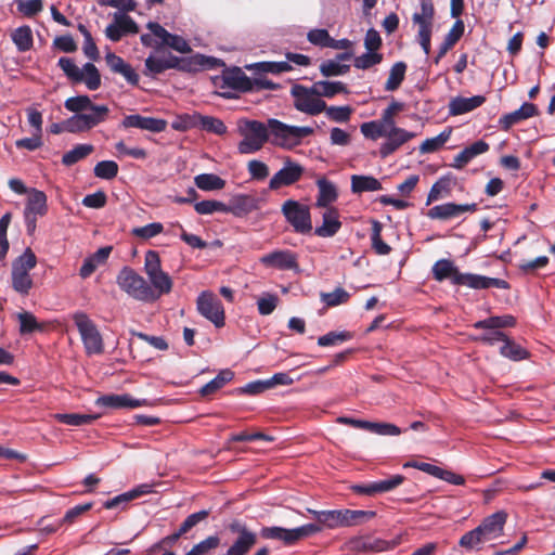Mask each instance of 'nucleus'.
Here are the masks:
<instances>
[{
	"mask_svg": "<svg viewBox=\"0 0 555 555\" xmlns=\"http://www.w3.org/2000/svg\"><path fill=\"white\" fill-rule=\"evenodd\" d=\"M151 492H152V485L142 483L127 492H124L121 494L114 496L113 499L105 501L103 503V507L105 509L120 508L121 511H124L127 508V505L131 501L139 499L142 495L149 494Z\"/></svg>",
	"mask_w": 555,
	"mask_h": 555,
	"instance_id": "5701e85b",
	"label": "nucleus"
},
{
	"mask_svg": "<svg viewBox=\"0 0 555 555\" xmlns=\"http://www.w3.org/2000/svg\"><path fill=\"white\" fill-rule=\"evenodd\" d=\"M374 514V512L351 509L314 511V532L356 526L373 517Z\"/></svg>",
	"mask_w": 555,
	"mask_h": 555,
	"instance_id": "39448f33",
	"label": "nucleus"
},
{
	"mask_svg": "<svg viewBox=\"0 0 555 555\" xmlns=\"http://www.w3.org/2000/svg\"><path fill=\"white\" fill-rule=\"evenodd\" d=\"M320 298L322 302L327 307H336L338 305L345 304L349 300L350 294L341 287L335 288L331 293H321Z\"/></svg>",
	"mask_w": 555,
	"mask_h": 555,
	"instance_id": "13d9d810",
	"label": "nucleus"
},
{
	"mask_svg": "<svg viewBox=\"0 0 555 555\" xmlns=\"http://www.w3.org/2000/svg\"><path fill=\"white\" fill-rule=\"evenodd\" d=\"M197 128L218 135H222L227 132V126L221 119L212 116H204L201 114L198 115Z\"/></svg>",
	"mask_w": 555,
	"mask_h": 555,
	"instance_id": "09e8293b",
	"label": "nucleus"
},
{
	"mask_svg": "<svg viewBox=\"0 0 555 555\" xmlns=\"http://www.w3.org/2000/svg\"><path fill=\"white\" fill-rule=\"evenodd\" d=\"M433 275L439 282L450 279L454 285H463L474 289L508 288V283L502 279L474 273H461L454 263L448 259H440L434 264Z\"/></svg>",
	"mask_w": 555,
	"mask_h": 555,
	"instance_id": "7ed1b4c3",
	"label": "nucleus"
},
{
	"mask_svg": "<svg viewBox=\"0 0 555 555\" xmlns=\"http://www.w3.org/2000/svg\"><path fill=\"white\" fill-rule=\"evenodd\" d=\"M321 222L314 227V235L333 237L341 229L340 214L336 207L320 208Z\"/></svg>",
	"mask_w": 555,
	"mask_h": 555,
	"instance_id": "f3484780",
	"label": "nucleus"
},
{
	"mask_svg": "<svg viewBox=\"0 0 555 555\" xmlns=\"http://www.w3.org/2000/svg\"><path fill=\"white\" fill-rule=\"evenodd\" d=\"M224 87L240 92H249L253 89L251 79L240 67L223 73L221 88Z\"/></svg>",
	"mask_w": 555,
	"mask_h": 555,
	"instance_id": "393cba45",
	"label": "nucleus"
},
{
	"mask_svg": "<svg viewBox=\"0 0 555 555\" xmlns=\"http://www.w3.org/2000/svg\"><path fill=\"white\" fill-rule=\"evenodd\" d=\"M500 353L503 357L508 358L513 361L524 360L528 356V352L526 349H524L518 344L512 341L507 337L502 343V346L500 348Z\"/></svg>",
	"mask_w": 555,
	"mask_h": 555,
	"instance_id": "603ef678",
	"label": "nucleus"
},
{
	"mask_svg": "<svg viewBox=\"0 0 555 555\" xmlns=\"http://www.w3.org/2000/svg\"><path fill=\"white\" fill-rule=\"evenodd\" d=\"M43 9L42 0L17 1V10L26 17H34Z\"/></svg>",
	"mask_w": 555,
	"mask_h": 555,
	"instance_id": "338daca9",
	"label": "nucleus"
},
{
	"mask_svg": "<svg viewBox=\"0 0 555 555\" xmlns=\"http://www.w3.org/2000/svg\"><path fill=\"white\" fill-rule=\"evenodd\" d=\"M57 65L72 82H82L83 72L75 64L73 59L63 56L59 60Z\"/></svg>",
	"mask_w": 555,
	"mask_h": 555,
	"instance_id": "8fccbe9b",
	"label": "nucleus"
},
{
	"mask_svg": "<svg viewBox=\"0 0 555 555\" xmlns=\"http://www.w3.org/2000/svg\"><path fill=\"white\" fill-rule=\"evenodd\" d=\"M421 11L412 15V21L418 26V42L426 55L430 53V39L435 16L433 0H421Z\"/></svg>",
	"mask_w": 555,
	"mask_h": 555,
	"instance_id": "f8f14e48",
	"label": "nucleus"
},
{
	"mask_svg": "<svg viewBox=\"0 0 555 555\" xmlns=\"http://www.w3.org/2000/svg\"><path fill=\"white\" fill-rule=\"evenodd\" d=\"M55 418L65 425L69 426H82L92 424L94 421L99 418V415L95 414H79V413H63L56 414Z\"/></svg>",
	"mask_w": 555,
	"mask_h": 555,
	"instance_id": "a18cd8bd",
	"label": "nucleus"
},
{
	"mask_svg": "<svg viewBox=\"0 0 555 555\" xmlns=\"http://www.w3.org/2000/svg\"><path fill=\"white\" fill-rule=\"evenodd\" d=\"M382 190V183L372 176L351 177V191L353 193L374 192Z\"/></svg>",
	"mask_w": 555,
	"mask_h": 555,
	"instance_id": "4c0bfd02",
	"label": "nucleus"
},
{
	"mask_svg": "<svg viewBox=\"0 0 555 555\" xmlns=\"http://www.w3.org/2000/svg\"><path fill=\"white\" fill-rule=\"evenodd\" d=\"M81 72H83L82 82L90 91H95L101 87V75L93 63H86Z\"/></svg>",
	"mask_w": 555,
	"mask_h": 555,
	"instance_id": "6e6d98bb",
	"label": "nucleus"
},
{
	"mask_svg": "<svg viewBox=\"0 0 555 555\" xmlns=\"http://www.w3.org/2000/svg\"><path fill=\"white\" fill-rule=\"evenodd\" d=\"M64 107L74 115L62 122H53L49 127V132L52 134L89 131L104 122L109 115V108L106 105L94 104L86 94L66 99Z\"/></svg>",
	"mask_w": 555,
	"mask_h": 555,
	"instance_id": "f257e3e1",
	"label": "nucleus"
},
{
	"mask_svg": "<svg viewBox=\"0 0 555 555\" xmlns=\"http://www.w3.org/2000/svg\"><path fill=\"white\" fill-rule=\"evenodd\" d=\"M346 91L341 81H319L314 83V95L332 98Z\"/></svg>",
	"mask_w": 555,
	"mask_h": 555,
	"instance_id": "3c124183",
	"label": "nucleus"
},
{
	"mask_svg": "<svg viewBox=\"0 0 555 555\" xmlns=\"http://www.w3.org/2000/svg\"><path fill=\"white\" fill-rule=\"evenodd\" d=\"M464 29L465 26L462 20H457L453 24L452 28L449 30L443 42L441 43L437 56L434 60L436 64H438L439 61L446 55V53L460 40L464 34Z\"/></svg>",
	"mask_w": 555,
	"mask_h": 555,
	"instance_id": "2f4dec72",
	"label": "nucleus"
},
{
	"mask_svg": "<svg viewBox=\"0 0 555 555\" xmlns=\"http://www.w3.org/2000/svg\"><path fill=\"white\" fill-rule=\"evenodd\" d=\"M243 140L238 143L240 154H253L260 151L269 142L267 124L259 120L244 119L238 127Z\"/></svg>",
	"mask_w": 555,
	"mask_h": 555,
	"instance_id": "6e6552de",
	"label": "nucleus"
},
{
	"mask_svg": "<svg viewBox=\"0 0 555 555\" xmlns=\"http://www.w3.org/2000/svg\"><path fill=\"white\" fill-rule=\"evenodd\" d=\"M248 70H255L258 73H272L280 74L284 72H288L292 69V66L288 62H259L245 66Z\"/></svg>",
	"mask_w": 555,
	"mask_h": 555,
	"instance_id": "49530a36",
	"label": "nucleus"
},
{
	"mask_svg": "<svg viewBox=\"0 0 555 555\" xmlns=\"http://www.w3.org/2000/svg\"><path fill=\"white\" fill-rule=\"evenodd\" d=\"M295 107L306 114L312 115V88L294 85L291 91Z\"/></svg>",
	"mask_w": 555,
	"mask_h": 555,
	"instance_id": "72a5a7b5",
	"label": "nucleus"
},
{
	"mask_svg": "<svg viewBox=\"0 0 555 555\" xmlns=\"http://www.w3.org/2000/svg\"><path fill=\"white\" fill-rule=\"evenodd\" d=\"M198 115V113L180 115L172 121L171 127L177 131H186L197 128Z\"/></svg>",
	"mask_w": 555,
	"mask_h": 555,
	"instance_id": "680f3d73",
	"label": "nucleus"
},
{
	"mask_svg": "<svg viewBox=\"0 0 555 555\" xmlns=\"http://www.w3.org/2000/svg\"><path fill=\"white\" fill-rule=\"evenodd\" d=\"M317 185L319 195L314 206L318 208L333 207L332 204L338 198L337 186L325 178L318 179Z\"/></svg>",
	"mask_w": 555,
	"mask_h": 555,
	"instance_id": "c85d7f7f",
	"label": "nucleus"
},
{
	"mask_svg": "<svg viewBox=\"0 0 555 555\" xmlns=\"http://www.w3.org/2000/svg\"><path fill=\"white\" fill-rule=\"evenodd\" d=\"M220 539L218 535H210L199 543L195 544L191 551L194 555H208L211 550L219 546Z\"/></svg>",
	"mask_w": 555,
	"mask_h": 555,
	"instance_id": "774afa93",
	"label": "nucleus"
},
{
	"mask_svg": "<svg viewBox=\"0 0 555 555\" xmlns=\"http://www.w3.org/2000/svg\"><path fill=\"white\" fill-rule=\"evenodd\" d=\"M150 285L152 286V298L150 302L157 301L162 296L168 295L172 291L173 282L168 273L162 271L160 273L149 276Z\"/></svg>",
	"mask_w": 555,
	"mask_h": 555,
	"instance_id": "c756f323",
	"label": "nucleus"
},
{
	"mask_svg": "<svg viewBox=\"0 0 555 555\" xmlns=\"http://www.w3.org/2000/svg\"><path fill=\"white\" fill-rule=\"evenodd\" d=\"M282 214L287 222L298 233H308L311 229L310 207L294 199H287L282 205Z\"/></svg>",
	"mask_w": 555,
	"mask_h": 555,
	"instance_id": "4468645a",
	"label": "nucleus"
},
{
	"mask_svg": "<svg viewBox=\"0 0 555 555\" xmlns=\"http://www.w3.org/2000/svg\"><path fill=\"white\" fill-rule=\"evenodd\" d=\"M167 120L150 116H142L140 114L127 115L120 122L124 129L137 128L146 130L153 133H159L166 130Z\"/></svg>",
	"mask_w": 555,
	"mask_h": 555,
	"instance_id": "a211bd4d",
	"label": "nucleus"
},
{
	"mask_svg": "<svg viewBox=\"0 0 555 555\" xmlns=\"http://www.w3.org/2000/svg\"><path fill=\"white\" fill-rule=\"evenodd\" d=\"M314 46L334 50H346L350 48L351 42L348 39L336 40L332 38L326 29H314Z\"/></svg>",
	"mask_w": 555,
	"mask_h": 555,
	"instance_id": "c9c22d12",
	"label": "nucleus"
},
{
	"mask_svg": "<svg viewBox=\"0 0 555 555\" xmlns=\"http://www.w3.org/2000/svg\"><path fill=\"white\" fill-rule=\"evenodd\" d=\"M73 321L80 334L86 353L102 354L104 352V341L96 324L87 313L81 311L73 314Z\"/></svg>",
	"mask_w": 555,
	"mask_h": 555,
	"instance_id": "9d476101",
	"label": "nucleus"
},
{
	"mask_svg": "<svg viewBox=\"0 0 555 555\" xmlns=\"http://www.w3.org/2000/svg\"><path fill=\"white\" fill-rule=\"evenodd\" d=\"M382 54L374 51H366L365 53L354 59L353 65L359 69H367L382 62Z\"/></svg>",
	"mask_w": 555,
	"mask_h": 555,
	"instance_id": "0e129e2a",
	"label": "nucleus"
},
{
	"mask_svg": "<svg viewBox=\"0 0 555 555\" xmlns=\"http://www.w3.org/2000/svg\"><path fill=\"white\" fill-rule=\"evenodd\" d=\"M477 210V204H455L444 203L431 207L427 211V217L433 220L447 221L459 218L466 212H474Z\"/></svg>",
	"mask_w": 555,
	"mask_h": 555,
	"instance_id": "dca6fc26",
	"label": "nucleus"
},
{
	"mask_svg": "<svg viewBox=\"0 0 555 555\" xmlns=\"http://www.w3.org/2000/svg\"><path fill=\"white\" fill-rule=\"evenodd\" d=\"M93 151L94 146L92 144H77L63 155L62 163L65 166H73L89 156Z\"/></svg>",
	"mask_w": 555,
	"mask_h": 555,
	"instance_id": "37998d69",
	"label": "nucleus"
},
{
	"mask_svg": "<svg viewBox=\"0 0 555 555\" xmlns=\"http://www.w3.org/2000/svg\"><path fill=\"white\" fill-rule=\"evenodd\" d=\"M267 127L269 142L286 149L298 145L304 138L312 134L311 127L289 126L275 118L268 119Z\"/></svg>",
	"mask_w": 555,
	"mask_h": 555,
	"instance_id": "423d86ee",
	"label": "nucleus"
},
{
	"mask_svg": "<svg viewBox=\"0 0 555 555\" xmlns=\"http://www.w3.org/2000/svg\"><path fill=\"white\" fill-rule=\"evenodd\" d=\"M234 378V372L230 369H224L218 373V375L212 378L210 382L205 384L199 389V395L202 397H208L216 393L219 389H221L225 384L231 382Z\"/></svg>",
	"mask_w": 555,
	"mask_h": 555,
	"instance_id": "f704fd0d",
	"label": "nucleus"
},
{
	"mask_svg": "<svg viewBox=\"0 0 555 555\" xmlns=\"http://www.w3.org/2000/svg\"><path fill=\"white\" fill-rule=\"evenodd\" d=\"M452 134V128L448 127L442 132H440L438 135L434 138L426 139L421 145H420V152L422 154H428L434 153L441 149L450 139Z\"/></svg>",
	"mask_w": 555,
	"mask_h": 555,
	"instance_id": "a19ab883",
	"label": "nucleus"
},
{
	"mask_svg": "<svg viewBox=\"0 0 555 555\" xmlns=\"http://www.w3.org/2000/svg\"><path fill=\"white\" fill-rule=\"evenodd\" d=\"M405 72H406V64L404 62L400 61V62L395 63L389 70V76L385 83V90L386 91L397 90L401 86L402 81L404 80Z\"/></svg>",
	"mask_w": 555,
	"mask_h": 555,
	"instance_id": "c03bdc74",
	"label": "nucleus"
},
{
	"mask_svg": "<svg viewBox=\"0 0 555 555\" xmlns=\"http://www.w3.org/2000/svg\"><path fill=\"white\" fill-rule=\"evenodd\" d=\"M251 198L247 195H237L230 201V205H227V211L231 212L236 217L248 214L253 209Z\"/></svg>",
	"mask_w": 555,
	"mask_h": 555,
	"instance_id": "de8ad7c7",
	"label": "nucleus"
},
{
	"mask_svg": "<svg viewBox=\"0 0 555 555\" xmlns=\"http://www.w3.org/2000/svg\"><path fill=\"white\" fill-rule=\"evenodd\" d=\"M118 164L114 160H102L99 162L93 169V173L96 178L104 180H112L118 175Z\"/></svg>",
	"mask_w": 555,
	"mask_h": 555,
	"instance_id": "4d7b16f0",
	"label": "nucleus"
},
{
	"mask_svg": "<svg viewBox=\"0 0 555 555\" xmlns=\"http://www.w3.org/2000/svg\"><path fill=\"white\" fill-rule=\"evenodd\" d=\"M257 543V535L254 532H243L228 548L231 555H246Z\"/></svg>",
	"mask_w": 555,
	"mask_h": 555,
	"instance_id": "58836bf2",
	"label": "nucleus"
},
{
	"mask_svg": "<svg viewBox=\"0 0 555 555\" xmlns=\"http://www.w3.org/2000/svg\"><path fill=\"white\" fill-rule=\"evenodd\" d=\"M372 246L376 254L388 255L391 250L390 246L386 244L380 237V223L378 221L373 222V229L371 234Z\"/></svg>",
	"mask_w": 555,
	"mask_h": 555,
	"instance_id": "69168bd1",
	"label": "nucleus"
},
{
	"mask_svg": "<svg viewBox=\"0 0 555 555\" xmlns=\"http://www.w3.org/2000/svg\"><path fill=\"white\" fill-rule=\"evenodd\" d=\"M116 283L122 292L138 301L150 302L149 299L153 296L149 282L130 267L126 266L119 271Z\"/></svg>",
	"mask_w": 555,
	"mask_h": 555,
	"instance_id": "1a4fd4ad",
	"label": "nucleus"
},
{
	"mask_svg": "<svg viewBox=\"0 0 555 555\" xmlns=\"http://www.w3.org/2000/svg\"><path fill=\"white\" fill-rule=\"evenodd\" d=\"M196 306L199 314L209 320L216 327L224 326L225 313L223 305L212 292H202L197 297Z\"/></svg>",
	"mask_w": 555,
	"mask_h": 555,
	"instance_id": "ddd939ff",
	"label": "nucleus"
},
{
	"mask_svg": "<svg viewBox=\"0 0 555 555\" xmlns=\"http://www.w3.org/2000/svg\"><path fill=\"white\" fill-rule=\"evenodd\" d=\"M537 114H538L537 106L532 103L526 102L518 109L503 115L499 119V125H500L501 129L507 131L514 125H516L525 119H528L530 117H533Z\"/></svg>",
	"mask_w": 555,
	"mask_h": 555,
	"instance_id": "bb28decb",
	"label": "nucleus"
},
{
	"mask_svg": "<svg viewBox=\"0 0 555 555\" xmlns=\"http://www.w3.org/2000/svg\"><path fill=\"white\" fill-rule=\"evenodd\" d=\"M216 60L202 54L189 57H179L171 53L164 55H150L145 60V75L156 76L167 69H178L184 73H195L211 65Z\"/></svg>",
	"mask_w": 555,
	"mask_h": 555,
	"instance_id": "20e7f679",
	"label": "nucleus"
},
{
	"mask_svg": "<svg viewBox=\"0 0 555 555\" xmlns=\"http://www.w3.org/2000/svg\"><path fill=\"white\" fill-rule=\"evenodd\" d=\"M361 133L371 140H377L378 138H385L387 127L385 124L378 119V120H372L367 122H363L360 126Z\"/></svg>",
	"mask_w": 555,
	"mask_h": 555,
	"instance_id": "5fc2aeb1",
	"label": "nucleus"
},
{
	"mask_svg": "<svg viewBox=\"0 0 555 555\" xmlns=\"http://www.w3.org/2000/svg\"><path fill=\"white\" fill-rule=\"evenodd\" d=\"M144 271L149 276L160 273L162 262L159 254L156 250H147L144 258Z\"/></svg>",
	"mask_w": 555,
	"mask_h": 555,
	"instance_id": "e2e57ef3",
	"label": "nucleus"
},
{
	"mask_svg": "<svg viewBox=\"0 0 555 555\" xmlns=\"http://www.w3.org/2000/svg\"><path fill=\"white\" fill-rule=\"evenodd\" d=\"M302 173L304 169L300 165L287 160L285 166L270 179L269 189L279 190L282 186L292 185L300 180Z\"/></svg>",
	"mask_w": 555,
	"mask_h": 555,
	"instance_id": "412c9836",
	"label": "nucleus"
},
{
	"mask_svg": "<svg viewBox=\"0 0 555 555\" xmlns=\"http://www.w3.org/2000/svg\"><path fill=\"white\" fill-rule=\"evenodd\" d=\"M17 320L20 322V334L26 335L34 332L44 331V324L39 323L37 318L28 311L17 313Z\"/></svg>",
	"mask_w": 555,
	"mask_h": 555,
	"instance_id": "ea45409f",
	"label": "nucleus"
},
{
	"mask_svg": "<svg viewBox=\"0 0 555 555\" xmlns=\"http://www.w3.org/2000/svg\"><path fill=\"white\" fill-rule=\"evenodd\" d=\"M95 404L107 409H135L147 405L146 399H134L128 393L104 395L95 400Z\"/></svg>",
	"mask_w": 555,
	"mask_h": 555,
	"instance_id": "4be33fe9",
	"label": "nucleus"
},
{
	"mask_svg": "<svg viewBox=\"0 0 555 555\" xmlns=\"http://www.w3.org/2000/svg\"><path fill=\"white\" fill-rule=\"evenodd\" d=\"M386 133V141L379 147V154L384 158L396 152L399 147L415 137L413 132L399 128L396 125L387 127Z\"/></svg>",
	"mask_w": 555,
	"mask_h": 555,
	"instance_id": "aec40b11",
	"label": "nucleus"
},
{
	"mask_svg": "<svg viewBox=\"0 0 555 555\" xmlns=\"http://www.w3.org/2000/svg\"><path fill=\"white\" fill-rule=\"evenodd\" d=\"M507 513L498 511L486 518L475 529L464 533L459 545L466 552H479L487 543L500 539L504 533Z\"/></svg>",
	"mask_w": 555,
	"mask_h": 555,
	"instance_id": "f03ea898",
	"label": "nucleus"
},
{
	"mask_svg": "<svg viewBox=\"0 0 555 555\" xmlns=\"http://www.w3.org/2000/svg\"><path fill=\"white\" fill-rule=\"evenodd\" d=\"M47 211V195L42 191L31 189L27 198L24 215L42 217Z\"/></svg>",
	"mask_w": 555,
	"mask_h": 555,
	"instance_id": "7c9ffc66",
	"label": "nucleus"
},
{
	"mask_svg": "<svg viewBox=\"0 0 555 555\" xmlns=\"http://www.w3.org/2000/svg\"><path fill=\"white\" fill-rule=\"evenodd\" d=\"M515 324V319L512 315L490 317L485 320L477 321L473 327L483 330L485 332L477 337V340L488 345L495 343H503L506 338L501 328L509 327Z\"/></svg>",
	"mask_w": 555,
	"mask_h": 555,
	"instance_id": "9b49d317",
	"label": "nucleus"
},
{
	"mask_svg": "<svg viewBox=\"0 0 555 555\" xmlns=\"http://www.w3.org/2000/svg\"><path fill=\"white\" fill-rule=\"evenodd\" d=\"M312 532V524H307L294 529H285L282 527H262L260 537L267 540L282 541L285 545H293L302 538Z\"/></svg>",
	"mask_w": 555,
	"mask_h": 555,
	"instance_id": "2eb2a0df",
	"label": "nucleus"
},
{
	"mask_svg": "<svg viewBox=\"0 0 555 555\" xmlns=\"http://www.w3.org/2000/svg\"><path fill=\"white\" fill-rule=\"evenodd\" d=\"M194 209L199 215H211L214 212H225L227 204L215 201V199H205L202 202H197L194 205Z\"/></svg>",
	"mask_w": 555,
	"mask_h": 555,
	"instance_id": "052dcab7",
	"label": "nucleus"
},
{
	"mask_svg": "<svg viewBox=\"0 0 555 555\" xmlns=\"http://www.w3.org/2000/svg\"><path fill=\"white\" fill-rule=\"evenodd\" d=\"M194 181L202 191L222 190L225 186V180L215 173H201L195 177Z\"/></svg>",
	"mask_w": 555,
	"mask_h": 555,
	"instance_id": "79ce46f5",
	"label": "nucleus"
},
{
	"mask_svg": "<svg viewBox=\"0 0 555 555\" xmlns=\"http://www.w3.org/2000/svg\"><path fill=\"white\" fill-rule=\"evenodd\" d=\"M450 190L451 179L449 177H441L433 184L427 195L426 204L429 205L430 203L442 198L444 195H448L450 193Z\"/></svg>",
	"mask_w": 555,
	"mask_h": 555,
	"instance_id": "864d4df0",
	"label": "nucleus"
},
{
	"mask_svg": "<svg viewBox=\"0 0 555 555\" xmlns=\"http://www.w3.org/2000/svg\"><path fill=\"white\" fill-rule=\"evenodd\" d=\"M486 102V96L483 95H474L470 98L464 96H455L452 98L449 102V115L450 116H459L463 114H467L473 112L474 109L480 107Z\"/></svg>",
	"mask_w": 555,
	"mask_h": 555,
	"instance_id": "a878e982",
	"label": "nucleus"
},
{
	"mask_svg": "<svg viewBox=\"0 0 555 555\" xmlns=\"http://www.w3.org/2000/svg\"><path fill=\"white\" fill-rule=\"evenodd\" d=\"M351 57L349 52L337 54L335 60L324 61L320 65V70L325 77L340 76L349 70V65L341 64L343 61H348Z\"/></svg>",
	"mask_w": 555,
	"mask_h": 555,
	"instance_id": "473e14b6",
	"label": "nucleus"
},
{
	"mask_svg": "<svg viewBox=\"0 0 555 555\" xmlns=\"http://www.w3.org/2000/svg\"><path fill=\"white\" fill-rule=\"evenodd\" d=\"M352 338V334L347 331L341 332H330L323 336H320L318 344L322 347L337 346Z\"/></svg>",
	"mask_w": 555,
	"mask_h": 555,
	"instance_id": "bf43d9fd",
	"label": "nucleus"
},
{
	"mask_svg": "<svg viewBox=\"0 0 555 555\" xmlns=\"http://www.w3.org/2000/svg\"><path fill=\"white\" fill-rule=\"evenodd\" d=\"M36 264L37 257L29 247H27L24 253L12 262V288L22 296H28L34 286V281L29 271L33 270Z\"/></svg>",
	"mask_w": 555,
	"mask_h": 555,
	"instance_id": "0eeeda50",
	"label": "nucleus"
},
{
	"mask_svg": "<svg viewBox=\"0 0 555 555\" xmlns=\"http://www.w3.org/2000/svg\"><path fill=\"white\" fill-rule=\"evenodd\" d=\"M139 26L134 20L127 14H115L114 23L105 28V36L113 42H118L122 36L128 34H138Z\"/></svg>",
	"mask_w": 555,
	"mask_h": 555,
	"instance_id": "6ab92c4d",
	"label": "nucleus"
},
{
	"mask_svg": "<svg viewBox=\"0 0 555 555\" xmlns=\"http://www.w3.org/2000/svg\"><path fill=\"white\" fill-rule=\"evenodd\" d=\"M11 39L20 52L29 51L34 44L33 30L30 26L23 25L14 29Z\"/></svg>",
	"mask_w": 555,
	"mask_h": 555,
	"instance_id": "e433bc0d",
	"label": "nucleus"
},
{
	"mask_svg": "<svg viewBox=\"0 0 555 555\" xmlns=\"http://www.w3.org/2000/svg\"><path fill=\"white\" fill-rule=\"evenodd\" d=\"M260 262L267 268L278 270H292L297 268V259L291 250H274L260 258Z\"/></svg>",
	"mask_w": 555,
	"mask_h": 555,
	"instance_id": "b1692460",
	"label": "nucleus"
},
{
	"mask_svg": "<svg viewBox=\"0 0 555 555\" xmlns=\"http://www.w3.org/2000/svg\"><path fill=\"white\" fill-rule=\"evenodd\" d=\"M489 151V144L483 140H478L463 149L453 159L451 166L455 169H463L475 157Z\"/></svg>",
	"mask_w": 555,
	"mask_h": 555,
	"instance_id": "cd10ccee",
	"label": "nucleus"
}]
</instances>
